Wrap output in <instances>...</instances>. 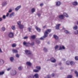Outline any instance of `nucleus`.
Segmentation results:
<instances>
[{"instance_id": "nucleus-63", "label": "nucleus", "mask_w": 78, "mask_h": 78, "mask_svg": "<svg viewBox=\"0 0 78 78\" xmlns=\"http://www.w3.org/2000/svg\"><path fill=\"white\" fill-rule=\"evenodd\" d=\"M51 35H52L51 34H50L49 35V36H51Z\"/></svg>"}, {"instance_id": "nucleus-48", "label": "nucleus", "mask_w": 78, "mask_h": 78, "mask_svg": "<svg viewBox=\"0 0 78 78\" xmlns=\"http://www.w3.org/2000/svg\"><path fill=\"white\" fill-rule=\"evenodd\" d=\"M18 69L19 70H22V67L21 66H20L18 68Z\"/></svg>"}, {"instance_id": "nucleus-28", "label": "nucleus", "mask_w": 78, "mask_h": 78, "mask_svg": "<svg viewBox=\"0 0 78 78\" xmlns=\"http://www.w3.org/2000/svg\"><path fill=\"white\" fill-rule=\"evenodd\" d=\"M33 71L34 72H36V73H37V72H38L39 71V70H37V69H34L33 70Z\"/></svg>"}, {"instance_id": "nucleus-64", "label": "nucleus", "mask_w": 78, "mask_h": 78, "mask_svg": "<svg viewBox=\"0 0 78 78\" xmlns=\"http://www.w3.org/2000/svg\"><path fill=\"white\" fill-rule=\"evenodd\" d=\"M77 25H78V21H77Z\"/></svg>"}, {"instance_id": "nucleus-59", "label": "nucleus", "mask_w": 78, "mask_h": 78, "mask_svg": "<svg viewBox=\"0 0 78 78\" xmlns=\"http://www.w3.org/2000/svg\"><path fill=\"white\" fill-rule=\"evenodd\" d=\"M0 53H2V49L0 48Z\"/></svg>"}, {"instance_id": "nucleus-24", "label": "nucleus", "mask_w": 78, "mask_h": 78, "mask_svg": "<svg viewBox=\"0 0 78 78\" xmlns=\"http://www.w3.org/2000/svg\"><path fill=\"white\" fill-rule=\"evenodd\" d=\"M30 37H31V38H32V39H35V38H36V35H32L30 36Z\"/></svg>"}, {"instance_id": "nucleus-9", "label": "nucleus", "mask_w": 78, "mask_h": 78, "mask_svg": "<svg viewBox=\"0 0 78 78\" xmlns=\"http://www.w3.org/2000/svg\"><path fill=\"white\" fill-rule=\"evenodd\" d=\"M33 78H39V75L37 74H35L33 76Z\"/></svg>"}, {"instance_id": "nucleus-8", "label": "nucleus", "mask_w": 78, "mask_h": 78, "mask_svg": "<svg viewBox=\"0 0 78 78\" xmlns=\"http://www.w3.org/2000/svg\"><path fill=\"white\" fill-rule=\"evenodd\" d=\"M4 64V60L2 59H0V66H2Z\"/></svg>"}, {"instance_id": "nucleus-2", "label": "nucleus", "mask_w": 78, "mask_h": 78, "mask_svg": "<svg viewBox=\"0 0 78 78\" xmlns=\"http://www.w3.org/2000/svg\"><path fill=\"white\" fill-rule=\"evenodd\" d=\"M23 45H25L26 47H29V46H30V45H31V43H27L25 41H24L23 42Z\"/></svg>"}, {"instance_id": "nucleus-57", "label": "nucleus", "mask_w": 78, "mask_h": 78, "mask_svg": "<svg viewBox=\"0 0 78 78\" xmlns=\"http://www.w3.org/2000/svg\"><path fill=\"white\" fill-rule=\"evenodd\" d=\"M3 20V19L2 17H0V22H2Z\"/></svg>"}, {"instance_id": "nucleus-32", "label": "nucleus", "mask_w": 78, "mask_h": 78, "mask_svg": "<svg viewBox=\"0 0 78 78\" xmlns=\"http://www.w3.org/2000/svg\"><path fill=\"white\" fill-rule=\"evenodd\" d=\"M77 28H78V27L77 26H75L73 27L74 30H76Z\"/></svg>"}, {"instance_id": "nucleus-61", "label": "nucleus", "mask_w": 78, "mask_h": 78, "mask_svg": "<svg viewBox=\"0 0 78 78\" xmlns=\"http://www.w3.org/2000/svg\"><path fill=\"white\" fill-rule=\"evenodd\" d=\"M60 69L62 70V69H63V68H62V67H61Z\"/></svg>"}, {"instance_id": "nucleus-5", "label": "nucleus", "mask_w": 78, "mask_h": 78, "mask_svg": "<svg viewBox=\"0 0 78 78\" xmlns=\"http://www.w3.org/2000/svg\"><path fill=\"white\" fill-rule=\"evenodd\" d=\"M15 16V13L14 12H12L9 16V17L11 18V17H12V16Z\"/></svg>"}, {"instance_id": "nucleus-33", "label": "nucleus", "mask_w": 78, "mask_h": 78, "mask_svg": "<svg viewBox=\"0 0 78 78\" xmlns=\"http://www.w3.org/2000/svg\"><path fill=\"white\" fill-rule=\"evenodd\" d=\"M12 29L14 30L16 29V27L14 26H13L12 27Z\"/></svg>"}, {"instance_id": "nucleus-21", "label": "nucleus", "mask_w": 78, "mask_h": 78, "mask_svg": "<svg viewBox=\"0 0 78 78\" xmlns=\"http://www.w3.org/2000/svg\"><path fill=\"white\" fill-rule=\"evenodd\" d=\"M63 15L64 16L66 17H69V15H67V14L66 13H63Z\"/></svg>"}, {"instance_id": "nucleus-11", "label": "nucleus", "mask_w": 78, "mask_h": 78, "mask_svg": "<svg viewBox=\"0 0 78 78\" xmlns=\"http://www.w3.org/2000/svg\"><path fill=\"white\" fill-rule=\"evenodd\" d=\"M26 64L28 66H31V65H32V64H31L30 62H26Z\"/></svg>"}, {"instance_id": "nucleus-36", "label": "nucleus", "mask_w": 78, "mask_h": 78, "mask_svg": "<svg viewBox=\"0 0 78 78\" xmlns=\"http://www.w3.org/2000/svg\"><path fill=\"white\" fill-rule=\"evenodd\" d=\"M70 63V62L69 61H67L66 62V63L67 65H69Z\"/></svg>"}, {"instance_id": "nucleus-54", "label": "nucleus", "mask_w": 78, "mask_h": 78, "mask_svg": "<svg viewBox=\"0 0 78 78\" xmlns=\"http://www.w3.org/2000/svg\"><path fill=\"white\" fill-rule=\"evenodd\" d=\"M34 43L32 42L30 44V45H34Z\"/></svg>"}, {"instance_id": "nucleus-62", "label": "nucleus", "mask_w": 78, "mask_h": 78, "mask_svg": "<svg viewBox=\"0 0 78 78\" xmlns=\"http://www.w3.org/2000/svg\"><path fill=\"white\" fill-rule=\"evenodd\" d=\"M63 61H66V59H63Z\"/></svg>"}, {"instance_id": "nucleus-10", "label": "nucleus", "mask_w": 78, "mask_h": 78, "mask_svg": "<svg viewBox=\"0 0 78 78\" xmlns=\"http://www.w3.org/2000/svg\"><path fill=\"white\" fill-rule=\"evenodd\" d=\"M51 61L52 62H56V60L53 58H51Z\"/></svg>"}, {"instance_id": "nucleus-14", "label": "nucleus", "mask_w": 78, "mask_h": 78, "mask_svg": "<svg viewBox=\"0 0 78 78\" xmlns=\"http://www.w3.org/2000/svg\"><path fill=\"white\" fill-rule=\"evenodd\" d=\"M21 8V5H20L17 6L16 9L15 10L16 11H18Z\"/></svg>"}, {"instance_id": "nucleus-4", "label": "nucleus", "mask_w": 78, "mask_h": 78, "mask_svg": "<svg viewBox=\"0 0 78 78\" xmlns=\"http://www.w3.org/2000/svg\"><path fill=\"white\" fill-rule=\"evenodd\" d=\"M11 74L12 75H15L16 74V71L14 70L11 71Z\"/></svg>"}, {"instance_id": "nucleus-45", "label": "nucleus", "mask_w": 78, "mask_h": 78, "mask_svg": "<svg viewBox=\"0 0 78 78\" xmlns=\"http://www.w3.org/2000/svg\"><path fill=\"white\" fill-rule=\"evenodd\" d=\"M28 30L30 32H31V28L29 27L28 28Z\"/></svg>"}, {"instance_id": "nucleus-60", "label": "nucleus", "mask_w": 78, "mask_h": 78, "mask_svg": "<svg viewBox=\"0 0 78 78\" xmlns=\"http://www.w3.org/2000/svg\"><path fill=\"white\" fill-rule=\"evenodd\" d=\"M47 27V26L46 25H45L43 27V28H46V27Z\"/></svg>"}, {"instance_id": "nucleus-56", "label": "nucleus", "mask_w": 78, "mask_h": 78, "mask_svg": "<svg viewBox=\"0 0 78 78\" xmlns=\"http://www.w3.org/2000/svg\"><path fill=\"white\" fill-rule=\"evenodd\" d=\"M9 15V13H7L6 15V17H8Z\"/></svg>"}, {"instance_id": "nucleus-20", "label": "nucleus", "mask_w": 78, "mask_h": 78, "mask_svg": "<svg viewBox=\"0 0 78 78\" xmlns=\"http://www.w3.org/2000/svg\"><path fill=\"white\" fill-rule=\"evenodd\" d=\"M74 73L76 75V77H78V73L76 71H75Z\"/></svg>"}, {"instance_id": "nucleus-35", "label": "nucleus", "mask_w": 78, "mask_h": 78, "mask_svg": "<svg viewBox=\"0 0 78 78\" xmlns=\"http://www.w3.org/2000/svg\"><path fill=\"white\" fill-rule=\"evenodd\" d=\"M68 78H72V75H69L67 76Z\"/></svg>"}, {"instance_id": "nucleus-12", "label": "nucleus", "mask_w": 78, "mask_h": 78, "mask_svg": "<svg viewBox=\"0 0 78 78\" xmlns=\"http://www.w3.org/2000/svg\"><path fill=\"white\" fill-rule=\"evenodd\" d=\"M60 25H61L60 24H58L56 25V30H59V26Z\"/></svg>"}, {"instance_id": "nucleus-30", "label": "nucleus", "mask_w": 78, "mask_h": 78, "mask_svg": "<svg viewBox=\"0 0 78 78\" xmlns=\"http://www.w3.org/2000/svg\"><path fill=\"white\" fill-rule=\"evenodd\" d=\"M70 64L72 66H73V65H74L75 64V63L71 61L70 62Z\"/></svg>"}, {"instance_id": "nucleus-31", "label": "nucleus", "mask_w": 78, "mask_h": 78, "mask_svg": "<svg viewBox=\"0 0 78 78\" xmlns=\"http://www.w3.org/2000/svg\"><path fill=\"white\" fill-rule=\"evenodd\" d=\"M16 44L15 43L12 44V47H16Z\"/></svg>"}, {"instance_id": "nucleus-6", "label": "nucleus", "mask_w": 78, "mask_h": 78, "mask_svg": "<svg viewBox=\"0 0 78 78\" xmlns=\"http://www.w3.org/2000/svg\"><path fill=\"white\" fill-rule=\"evenodd\" d=\"M9 37H10L11 38H12L14 36V34H13V33H12L10 32L9 33Z\"/></svg>"}, {"instance_id": "nucleus-27", "label": "nucleus", "mask_w": 78, "mask_h": 78, "mask_svg": "<svg viewBox=\"0 0 78 78\" xmlns=\"http://www.w3.org/2000/svg\"><path fill=\"white\" fill-rule=\"evenodd\" d=\"M12 51L14 53H17L18 52V51H17L16 49H13Z\"/></svg>"}, {"instance_id": "nucleus-19", "label": "nucleus", "mask_w": 78, "mask_h": 78, "mask_svg": "<svg viewBox=\"0 0 78 78\" xmlns=\"http://www.w3.org/2000/svg\"><path fill=\"white\" fill-rule=\"evenodd\" d=\"M5 28L4 27H2L1 29V31H5Z\"/></svg>"}, {"instance_id": "nucleus-22", "label": "nucleus", "mask_w": 78, "mask_h": 78, "mask_svg": "<svg viewBox=\"0 0 78 78\" xmlns=\"http://www.w3.org/2000/svg\"><path fill=\"white\" fill-rule=\"evenodd\" d=\"M64 32L66 34H70V32L67 30H65Z\"/></svg>"}, {"instance_id": "nucleus-7", "label": "nucleus", "mask_w": 78, "mask_h": 78, "mask_svg": "<svg viewBox=\"0 0 78 78\" xmlns=\"http://www.w3.org/2000/svg\"><path fill=\"white\" fill-rule=\"evenodd\" d=\"M65 48V47H64V46H60V48L58 49V50H62V49H63V50H64Z\"/></svg>"}, {"instance_id": "nucleus-25", "label": "nucleus", "mask_w": 78, "mask_h": 78, "mask_svg": "<svg viewBox=\"0 0 78 78\" xmlns=\"http://www.w3.org/2000/svg\"><path fill=\"white\" fill-rule=\"evenodd\" d=\"M54 38L56 40L58 39V36L56 35H54Z\"/></svg>"}, {"instance_id": "nucleus-51", "label": "nucleus", "mask_w": 78, "mask_h": 78, "mask_svg": "<svg viewBox=\"0 0 78 78\" xmlns=\"http://www.w3.org/2000/svg\"><path fill=\"white\" fill-rule=\"evenodd\" d=\"M40 6L42 7L43 6V5H44V4H43V3H42L41 4H40Z\"/></svg>"}, {"instance_id": "nucleus-55", "label": "nucleus", "mask_w": 78, "mask_h": 78, "mask_svg": "<svg viewBox=\"0 0 78 78\" xmlns=\"http://www.w3.org/2000/svg\"><path fill=\"white\" fill-rule=\"evenodd\" d=\"M47 78H51L50 77V75H48L47 76Z\"/></svg>"}, {"instance_id": "nucleus-53", "label": "nucleus", "mask_w": 78, "mask_h": 78, "mask_svg": "<svg viewBox=\"0 0 78 78\" xmlns=\"http://www.w3.org/2000/svg\"><path fill=\"white\" fill-rule=\"evenodd\" d=\"M12 12V9H10V10H9L8 11L9 12Z\"/></svg>"}, {"instance_id": "nucleus-26", "label": "nucleus", "mask_w": 78, "mask_h": 78, "mask_svg": "<svg viewBox=\"0 0 78 78\" xmlns=\"http://www.w3.org/2000/svg\"><path fill=\"white\" fill-rule=\"evenodd\" d=\"M5 74V72L2 71L1 72H0V75H2Z\"/></svg>"}, {"instance_id": "nucleus-58", "label": "nucleus", "mask_w": 78, "mask_h": 78, "mask_svg": "<svg viewBox=\"0 0 78 78\" xmlns=\"http://www.w3.org/2000/svg\"><path fill=\"white\" fill-rule=\"evenodd\" d=\"M37 15L38 17H40L41 16V14L39 13L37 14Z\"/></svg>"}, {"instance_id": "nucleus-46", "label": "nucleus", "mask_w": 78, "mask_h": 78, "mask_svg": "<svg viewBox=\"0 0 78 78\" xmlns=\"http://www.w3.org/2000/svg\"><path fill=\"white\" fill-rule=\"evenodd\" d=\"M36 42H37V44H40L41 43V42L39 40L37 41Z\"/></svg>"}, {"instance_id": "nucleus-13", "label": "nucleus", "mask_w": 78, "mask_h": 78, "mask_svg": "<svg viewBox=\"0 0 78 78\" xmlns=\"http://www.w3.org/2000/svg\"><path fill=\"white\" fill-rule=\"evenodd\" d=\"M58 17L59 19H60L62 20V19H64V15H59Z\"/></svg>"}, {"instance_id": "nucleus-23", "label": "nucleus", "mask_w": 78, "mask_h": 78, "mask_svg": "<svg viewBox=\"0 0 78 78\" xmlns=\"http://www.w3.org/2000/svg\"><path fill=\"white\" fill-rule=\"evenodd\" d=\"M73 5H75V6H76V5H78V3H77V2H75L73 3Z\"/></svg>"}, {"instance_id": "nucleus-44", "label": "nucleus", "mask_w": 78, "mask_h": 78, "mask_svg": "<svg viewBox=\"0 0 78 78\" xmlns=\"http://www.w3.org/2000/svg\"><path fill=\"white\" fill-rule=\"evenodd\" d=\"M2 18L4 19H6V16H5V15H3Z\"/></svg>"}, {"instance_id": "nucleus-16", "label": "nucleus", "mask_w": 78, "mask_h": 78, "mask_svg": "<svg viewBox=\"0 0 78 78\" xmlns=\"http://www.w3.org/2000/svg\"><path fill=\"white\" fill-rule=\"evenodd\" d=\"M35 28L37 30V31H38V32H40V31H41V29L37 27L36 26L35 27Z\"/></svg>"}, {"instance_id": "nucleus-42", "label": "nucleus", "mask_w": 78, "mask_h": 78, "mask_svg": "<svg viewBox=\"0 0 78 78\" xmlns=\"http://www.w3.org/2000/svg\"><path fill=\"white\" fill-rule=\"evenodd\" d=\"M74 33H75V34H78V30H76V31H75L74 32Z\"/></svg>"}, {"instance_id": "nucleus-40", "label": "nucleus", "mask_w": 78, "mask_h": 78, "mask_svg": "<svg viewBox=\"0 0 78 78\" xmlns=\"http://www.w3.org/2000/svg\"><path fill=\"white\" fill-rule=\"evenodd\" d=\"M28 37L26 36V37H24L23 38V39H28Z\"/></svg>"}, {"instance_id": "nucleus-52", "label": "nucleus", "mask_w": 78, "mask_h": 78, "mask_svg": "<svg viewBox=\"0 0 78 78\" xmlns=\"http://www.w3.org/2000/svg\"><path fill=\"white\" fill-rule=\"evenodd\" d=\"M11 69V68H9L7 69V71H9Z\"/></svg>"}, {"instance_id": "nucleus-43", "label": "nucleus", "mask_w": 78, "mask_h": 78, "mask_svg": "<svg viewBox=\"0 0 78 78\" xmlns=\"http://www.w3.org/2000/svg\"><path fill=\"white\" fill-rule=\"evenodd\" d=\"M33 75H32L31 76H28V78H33Z\"/></svg>"}, {"instance_id": "nucleus-50", "label": "nucleus", "mask_w": 78, "mask_h": 78, "mask_svg": "<svg viewBox=\"0 0 78 78\" xmlns=\"http://www.w3.org/2000/svg\"><path fill=\"white\" fill-rule=\"evenodd\" d=\"M16 57L17 58H19V55H18V54H17L16 55Z\"/></svg>"}, {"instance_id": "nucleus-37", "label": "nucleus", "mask_w": 78, "mask_h": 78, "mask_svg": "<svg viewBox=\"0 0 78 78\" xmlns=\"http://www.w3.org/2000/svg\"><path fill=\"white\" fill-rule=\"evenodd\" d=\"M36 68L38 69V70H41V67L40 66H37Z\"/></svg>"}, {"instance_id": "nucleus-3", "label": "nucleus", "mask_w": 78, "mask_h": 78, "mask_svg": "<svg viewBox=\"0 0 78 78\" xmlns=\"http://www.w3.org/2000/svg\"><path fill=\"white\" fill-rule=\"evenodd\" d=\"M25 52L27 55H31V54L32 53L31 51L29 50H26L25 51Z\"/></svg>"}, {"instance_id": "nucleus-34", "label": "nucleus", "mask_w": 78, "mask_h": 78, "mask_svg": "<svg viewBox=\"0 0 78 78\" xmlns=\"http://www.w3.org/2000/svg\"><path fill=\"white\" fill-rule=\"evenodd\" d=\"M10 59L11 62H12V61H13V60H14V58L13 57H11L10 58Z\"/></svg>"}, {"instance_id": "nucleus-39", "label": "nucleus", "mask_w": 78, "mask_h": 78, "mask_svg": "<svg viewBox=\"0 0 78 78\" xmlns=\"http://www.w3.org/2000/svg\"><path fill=\"white\" fill-rule=\"evenodd\" d=\"M58 45H56L55 46V50H57V49H58Z\"/></svg>"}, {"instance_id": "nucleus-17", "label": "nucleus", "mask_w": 78, "mask_h": 78, "mask_svg": "<svg viewBox=\"0 0 78 78\" xmlns=\"http://www.w3.org/2000/svg\"><path fill=\"white\" fill-rule=\"evenodd\" d=\"M60 5H61V2H60L58 1L56 2V5L58 6H59Z\"/></svg>"}, {"instance_id": "nucleus-38", "label": "nucleus", "mask_w": 78, "mask_h": 78, "mask_svg": "<svg viewBox=\"0 0 78 78\" xmlns=\"http://www.w3.org/2000/svg\"><path fill=\"white\" fill-rule=\"evenodd\" d=\"M44 50L45 52H47V48H44Z\"/></svg>"}, {"instance_id": "nucleus-41", "label": "nucleus", "mask_w": 78, "mask_h": 78, "mask_svg": "<svg viewBox=\"0 0 78 78\" xmlns=\"http://www.w3.org/2000/svg\"><path fill=\"white\" fill-rule=\"evenodd\" d=\"M21 23L20 22V21H18L17 22V24L18 25H20L21 24H20Z\"/></svg>"}, {"instance_id": "nucleus-47", "label": "nucleus", "mask_w": 78, "mask_h": 78, "mask_svg": "<svg viewBox=\"0 0 78 78\" xmlns=\"http://www.w3.org/2000/svg\"><path fill=\"white\" fill-rule=\"evenodd\" d=\"M75 60H78V57L77 56H76L75 57Z\"/></svg>"}, {"instance_id": "nucleus-15", "label": "nucleus", "mask_w": 78, "mask_h": 78, "mask_svg": "<svg viewBox=\"0 0 78 78\" xmlns=\"http://www.w3.org/2000/svg\"><path fill=\"white\" fill-rule=\"evenodd\" d=\"M7 5V3L6 2H4L2 4V6H6Z\"/></svg>"}, {"instance_id": "nucleus-29", "label": "nucleus", "mask_w": 78, "mask_h": 78, "mask_svg": "<svg viewBox=\"0 0 78 78\" xmlns=\"http://www.w3.org/2000/svg\"><path fill=\"white\" fill-rule=\"evenodd\" d=\"M31 12L32 13L34 12H35V9H34V8H33L32 9Z\"/></svg>"}, {"instance_id": "nucleus-49", "label": "nucleus", "mask_w": 78, "mask_h": 78, "mask_svg": "<svg viewBox=\"0 0 78 78\" xmlns=\"http://www.w3.org/2000/svg\"><path fill=\"white\" fill-rule=\"evenodd\" d=\"M51 76H52V77H53L55 76V74L52 73L51 75Z\"/></svg>"}, {"instance_id": "nucleus-1", "label": "nucleus", "mask_w": 78, "mask_h": 78, "mask_svg": "<svg viewBox=\"0 0 78 78\" xmlns=\"http://www.w3.org/2000/svg\"><path fill=\"white\" fill-rule=\"evenodd\" d=\"M51 31V29H48L44 33V35L43 37H42L40 38V40H44V38L47 37L48 36V34L50 33Z\"/></svg>"}, {"instance_id": "nucleus-18", "label": "nucleus", "mask_w": 78, "mask_h": 78, "mask_svg": "<svg viewBox=\"0 0 78 78\" xmlns=\"http://www.w3.org/2000/svg\"><path fill=\"white\" fill-rule=\"evenodd\" d=\"M19 27L20 29H22L23 28L24 26L22 25H19Z\"/></svg>"}]
</instances>
